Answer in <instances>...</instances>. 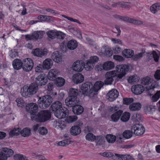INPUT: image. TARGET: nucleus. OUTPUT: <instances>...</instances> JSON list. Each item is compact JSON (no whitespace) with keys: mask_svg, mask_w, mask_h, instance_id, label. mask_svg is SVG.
Here are the masks:
<instances>
[{"mask_svg":"<svg viewBox=\"0 0 160 160\" xmlns=\"http://www.w3.org/2000/svg\"><path fill=\"white\" fill-rule=\"evenodd\" d=\"M16 101L17 103V105L18 107H22L24 106V101L21 98H17L16 100Z\"/></svg>","mask_w":160,"mask_h":160,"instance_id":"61","label":"nucleus"},{"mask_svg":"<svg viewBox=\"0 0 160 160\" xmlns=\"http://www.w3.org/2000/svg\"><path fill=\"white\" fill-rule=\"evenodd\" d=\"M31 119L32 120H35L38 122H44L51 118V113L48 110L41 111L37 115L31 116Z\"/></svg>","mask_w":160,"mask_h":160,"instance_id":"1","label":"nucleus"},{"mask_svg":"<svg viewBox=\"0 0 160 160\" xmlns=\"http://www.w3.org/2000/svg\"><path fill=\"white\" fill-rule=\"evenodd\" d=\"M20 134H21V129L19 128H14L9 132V135L11 137L13 136H18Z\"/></svg>","mask_w":160,"mask_h":160,"instance_id":"46","label":"nucleus"},{"mask_svg":"<svg viewBox=\"0 0 160 160\" xmlns=\"http://www.w3.org/2000/svg\"><path fill=\"white\" fill-rule=\"evenodd\" d=\"M160 9V3H156L152 5L150 7V11L153 13H155Z\"/></svg>","mask_w":160,"mask_h":160,"instance_id":"37","label":"nucleus"},{"mask_svg":"<svg viewBox=\"0 0 160 160\" xmlns=\"http://www.w3.org/2000/svg\"><path fill=\"white\" fill-rule=\"evenodd\" d=\"M122 55L126 58H130L133 57L134 52L133 50L130 49H126L122 52Z\"/></svg>","mask_w":160,"mask_h":160,"instance_id":"32","label":"nucleus"},{"mask_svg":"<svg viewBox=\"0 0 160 160\" xmlns=\"http://www.w3.org/2000/svg\"><path fill=\"white\" fill-rule=\"evenodd\" d=\"M2 152H3L7 158L12 156L13 153V151L10 148H2Z\"/></svg>","mask_w":160,"mask_h":160,"instance_id":"33","label":"nucleus"},{"mask_svg":"<svg viewBox=\"0 0 160 160\" xmlns=\"http://www.w3.org/2000/svg\"><path fill=\"white\" fill-rule=\"evenodd\" d=\"M132 132L136 135L139 136L143 134L145 131L143 126L139 124H136L133 125L132 128Z\"/></svg>","mask_w":160,"mask_h":160,"instance_id":"8","label":"nucleus"},{"mask_svg":"<svg viewBox=\"0 0 160 160\" xmlns=\"http://www.w3.org/2000/svg\"><path fill=\"white\" fill-rule=\"evenodd\" d=\"M89 60L94 66L95 64L97 63L99 60V58L97 56H93L90 57Z\"/></svg>","mask_w":160,"mask_h":160,"instance_id":"57","label":"nucleus"},{"mask_svg":"<svg viewBox=\"0 0 160 160\" xmlns=\"http://www.w3.org/2000/svg\"><path fill=\"white\" fill-rule=\"evenodd\" d=\"M130 114L128 112H125L122 114L121 116L120 119L123 122L128 121L130 118Z\"/></svg>","mask_w":160,"mask_h":160,"instance_id":"40","label":"nucleus"},{"mask_svg":"<svg viewBox=\"0 0 160 160\" xmlns=\"http://www.w3.org/2000/svg\"><path fill=\"white\" fill-rule=\"evenodd\" d=\"M104 85L103 82L101 81L96 82L93 86V89L96 91H98L100 90Z\"/></svg>","mask_w":160,"mask_h":160,"instance_id":"45","label":"nucleus"},{"mask_svg":"<svg viewBox=\"0 0 160 160\" xmlns=\"http://www.w3.org/2000/svg\"><path fill=\"white\" fill-rule=\"evenodd\" d=\"M53 64L52 60L47 58L44 60L43 62L42 66L43 69H49L51 68Z\"/></svg>","mask_w":160,"mask_h":160,"instance_id":"25","label":"nucleus"},{"mask_svg":"<svg viewBox=\"0 0 160 160\" xmlns=\"http://www.w3.org/2000/svg\"><path fill=\"white\" fill-rule=\"evenodd\" d=\"M31 134V130L30 129L26 128L21 130V135L24 137H28Z\"/></svg>","mask_w":160,"mask_h":160,"instance_id":"44","label":"nucleus"},{"mask_svg":"<svg viewBox=\"0 0 160 160\" xmlns=\"http://www.w3.org/2000/svg\"><path fill=\"white\" fill-rule=\"evenodd\" d=\"M141 105L139 103H133L129 106V108L131 111H136L140 110Z\"/></svg>","mask_w":160,"mask_h":160,"instance_id":"39","label":"nucleus"},{"mask_svg":"<svg viewBox=\"0 0 160 160\" xmlns=\"http://www.w3.org/2000/svg\"><path fill=\"white\" fill-rule=\"evenodd\" d=\"M81 129L78 126H72L70 129V133L72 135L76 136L79 135L81 132Z\"/></svg>","mask_w":160,"mask_h":160,"instance_id":"26","label":"nucleus"},{"mask_svg":"<svg viewBox=\"0 0 160 160\" xmlns=\"http://www.w3.org/2000/svg\"><path fill=\"white\" fill-rule=\"evenodd\" d=\"M65 37V34L61 32L58 31L56 38L59 39H63Z\"/></svg>","mask_w":160,"mask_h":160,"instance_id":"63","label":"nucleus"},{"mask_svg":"<svg viewBox=\"0 0 160 160\" xmlns=\"http://www.w3.org/2000/svg\"><path fill=\"white\" fill-rule=\"evenodd\" d=\"M145 50L142 51V52L136 54L134 55H133L132 57V59L134 61H137L139 59H141L143 57V54L145 53Z\"/></svg>","mask_w":160,"mask_h":160,"instance_id":"49","label":"nucleus"},{"mask_svg":"<svg viewBox=\"0 0 160 160\" xmlns=\"http://www.w3.org/2000/svg\"><path fill=\"white\" fill-rule=\"evenodd\" d=\"M38 18L42 21H48L50 20L51 17L46 15H40L38 17Z\"/></svg>","mask_w":160,"mask_h":160,"instance_id":"56","label":"nucleus"},{"mask_svg":"<svg viewBox=\"0 0 160 160\" xmlns=\"http://www.w3.org/2000/svg\"><path fill=\"white\" fill-rule=\"evenodd\" d=\"M79 100L77 98L71 96L68 97L65 100L66 105L68 107H72V108L77 104Z\"/></svg>","mask_w":160,"mask_h":160,"instance_id":"11","label":"nucleus"},{"mask_svg":"<svg viewBox=\"0 0 160 160\" xmlns=\"http://www.w3.org/2000/svg\"><path fill=\"white\" fill-rule=\"evenodd\" d=\"M123 111L121 110H118L114 112L111 116L112 120L114 122H117L119 119Z\"/></svg>","mask_w":160,"mask_h":160,"instance_id":"22","label":"nucleus"},{"mask_svg":"<svg viewBox=\"0 0 160 160\" xmlns=\"http://www.w3.org/2000/svg\"><path fill=\"white\" fill-rule=\"evenodd\" d=\"M60 72L57 69H52L48 72V78L50 80H55L56 77L60 75Z\"/></svg>","mask_w":160,"mask_h":160,"instance_id":"17","label":"nucleus"},{"mask_svg":"<svg viewBox=\"0 0 160 160\" xmlns=\"http://www.w3.org/2000/svg\"><path fill=\"white\" fill-rule=\"evenodd\" d=\"M152 81V79L148 77L143 78L141 81V83L145 86V88H147L149 86H150Z\"/></svg>","mask_w":160,"mask_h":160,"instance_id":"28","label":"nucleus"},{"mask_svg":"<svg viewBox=\"0 0 160 160\" xmlns=\"http://www.w3.org/2000/svg\"><path fill=\"white\" fill-rule=\"evenodd\" d=\"M114 67V63L111 61H108L103 64L104 70L108 71L113 69Z\"/></svg>","mask_w":160,"mask_h":160,"instance_id":"35","label":"nucleus"},{"mask_svg":"<svg viewBox=\"0 0 160 160\" xmlns=\"http://www.w3.org/2000/svg\"><path fill=\"white\" fill-rule=\"evenodd\" d=\"M72 80L73 82L76 83L78 84L82 82L84 80L83 76L80 73H77L73 75L72 77Z\"/></svg>","mask_w":160,"mask_h":160,"instance_id":"20","label":"nucleus"},{"mask_svg":"<svg viewBox=\"0 0 160 160\" xmlns=\"http://www.w3.org/2000/svg\"><path fill=\"white\" fill-rule=\"evenodd\" d=\"M13 157L15 160H26L25 158L22 154H15Z\"/></svg>","mask_w":160,"mask_h":160,"instance_id":"59","label":"nucleus"},{"mask_svg":"<svg viewBox=\"0 0 160 160\" xmlns=\"http://www.w3.org/2000/svg\"><path fill=\"white\" fill-rule=\"evenodd\" d=\"M83 108L80 105L76 104L73 107L72 110L74 114L79 115L82 114L83 111Z\"/></svg>","mask_w":160,"mask_h":160,"instance_id":"23","label":"nucleus"},{"mask_svg":"<svg viewBox=\"0 0 160 160\" xmlns=\"http://www.w3.org/2000/svg\"><path fill=\"white\" fill-rule=\"evenodd\" d=\"M155 88L152 84H151L150 86H149L148 87L146 88L147 91V95L151 97L154 93V88Z\"/></svg>","mask_w":160,"mask_h":160,"instance_id":"48","label":"nucleus"},{"mask_svg":"<svg viewBox=\"0 0 160 160\" xmlns=\"http://www.w3.org/2000/svg\"><path fill=\"white\" fill-rule=\"evenodd\" d=\"M160 97V91H158L154 95H152L151 97V101L152 102L157 101Z\"/></svg>","mask_w":160,"mask_h":160,"instance_id":"54","label":"nucleus"},{"mask_svg":"<svg viewBox=\"0 0 160 160\" xmlns=\"http://www.w3.org/2000/svg\"><path fill=\"white\" fill-rule=\"evenodd\" d=\"M133 101V99L132 98H123V103L124 104L129 105Z\"/></svg>","mask_w":160,"mask_h":160,"instance_id":"62","label":"nucleus"},{"mask_svg":"<svg viewBox=\"0 0 160 160\" xmlns=\"http://www.w3.org/2000/svg\"><path fill=\"white\" fill-rule=\"evenodd\" d=\"M118 95V92L115 89H113L110 91L107 94L108 97V99L110 102L113 101L117 98Z\"/></svg>","mask_w":160,"mask_h":160,"instance_id":"18","label":"nucleus"},{"mask_svg":"<svg viewBox=\"0 0 160 160\" xmlns=\"http://www.w3.org/2000/svg\"><path fill=\"white\" fill-rule=\"evenodd\" d=\"M55 79V83L58 86L62 87L65 84V80L62 77H58L56 78Z\"/></svg>","mask_w":160,"mask_h":160,"instance_id":"43","label":"nucleus"},{"mask_svg":"<svg viewBox=\"0 0 160 160\" xmlns=\"http://www.w3.org/2000/svg\"><path fill=\"white\" fill-rule=\"evenodd\" d=\"M47 82V79L45 78L44 74H41L35 79V82L38 86H42L45 85Z\"/></svg>","mask_w":160,"mask_h":160,"instance_id":"10","label":"nucleus"},{"mask_svg":"<svg viewBox=\"0 0 160 160\" xmlns=\"http://www.w3.org/2000/svg\"><path fill=\"white\" fill-rule=\"evenodd\" d=\"M73 69L76 71L80 72L83 69V62L78 60L74 62L72 65Z\"/></svg>","mask_w":160,"mask_h":160,"instance_id":"19","label":"nucleus"},{"mask_svg":"<svg viewBox=\"0 0 160 160\" xmlns=\"http://www.w3.org/2000/svg\"><path fill=\"white\" fill-rule=\"evenodd\" d=\"M113 58L118 62H122L124 60V58L122 56L118 55H113Z\"/></svg>","mask_w":160,"mask_h":160,"instance_id":"64","label":"nucleus"},{"mask_svg":"<svg viewBox=\"0 0 160 160\" xmlns=\"http://www.w3.org/2000/svg\"><path fill=\"white\" fill-rule=\"evenodd\" d=\"M77 119V117L76 115L69 116L66 118V121L68 123H70L75 121Z\"/></svg>","mask_w":160,"mask_h":160,"instance_id":"55","label":"nucleus"},{"mask_svg":"<svg viewBox=\"0 0 160 160\" xmlns=\"http://www.w3.org/2000/svg\"><path fill=\"white\" fill-rule=\"evenodd\" d=\"M128 80L129 83L133 84L138 82V78L136 75H134L129 77L128 79Z\"/></svg>","mask_w":160,"mask_h":160,"instance_id":"51","label":"nucleus"},{"mask_svg":"<svg viewBox=\"0 0 160 160\" xmlns=\"http://www.w3.org/2000/svg\"><path fill=\"white\" fill-rule=\"evenodd\" d=\"M117 73V77L119 78H122L129 70V67L126 65H119L116 68Z\"/></svg>","mask_w":160,"mask_h":160,"instance_id":"5","label":"nucleus"},{"mask_svg":"<svg viewBox=\"0 0 160 160\" xmlns=\"http://www.w3.org/2000/svg\"><path fill=\"white\" fill-rule=\"evenodd\" d=\"M94 66L92 64V63L89 61L88 60L85 61L84 64L83 63V68L86 70H92Z\"/></svg>","mask_w":160,"mask_h":160,"instance_id":"42","label":"nucleus"},{"mask_svg":"<svg viewBox=\"0 0 160 160\" xmlns=\"http://www.w3.org/2000/svg\"><path fill=\"white\" fill-rule=\"evenodd\" d=\"M148 58L151 59L153 58L154 61L156 62L158 61L159 57L155 51H153L152 52L148 53Z\"/></svg>","mask_w":160,"mask_h":160,"instance_id":"41","label":"nucleus"},{"mask_svg":"<svg viewBox=\"0 0 160 160\" xmlns=\"http://www.w3.org/2000/svg\"><path fill=\"white\" fill-rule=\"evenodd\" d=\"M51 58L55 62L58 63L62 61V55L59 52L56 51L52 54Z\"/></svg>","mask_w":160,"mask_h":160,"instance_id":"21","label":"nucleus"},{"mask_svg":"<svg viewBox=\"0 0 160 160\" xmlns=\"http://www.w3.org/2000/svg\"><path fill=\"white\" fill-rule=\"evenodd\" d=\"M68 112V111L67 108H64L55 111L54 115L57 118L59 119H61L66 117Z\"/></svg>","mask_w":160,"mask_h":160,"instance_id":"15","label":"nucleus"},{"mask_svg":"<svg viewBox=\"0 0 160 160\" xmlns=\"http://www.w3.org/2000/svg\"><path fill=\"white\" fill-rule=\"evenodd\" d=\"M38 86L34 82L31 84L29 87L24 86L21 90L22 96L26 97L36 94L38 90Z\"/></svg>","mask_w":160,"mask_h":160,"instance_id":"2","label":"nucleus"},{"mask_svg":"<svg viewBox=\"0 0 160 160\" xmlns=\"http://www.w3.org/2000/svg\"><path fill=\"white\" fill-rule=\"evenodd\" d=\"M44 33L43 31H36L32 35H26L25 38L27 39L28 40H31L33 39L37 40L41 39Z\"/></svg>","mask_w":160,"mask_h":160,"instance_id":"12","label":"nucleus"},{"mask_svg":"<svg viewBox=\"0 0 160 160\" xmlns=\"http://www.w3.org/2000/svg\"><path fill=\"white\" fill-rule=\"evenodd\" d=\"M21 60L19 59H15L12 62L13 68L16 69L18 70L22 68V64Z\"/></svg>","mask_w":160,"mask_h":160,"instance_id":"29","label":"nucleus"},{"mask_svg":"<svg viewBox=\"0 0 160 160\" xmlns=\"http://www.w3.org/2000/svg\"><path fill=\"white\" fill-rule=\"evenodd\" d=\"M115 155L118 157L119 160H123V158L125 160H135L134 158L129 155H121L115 154Z\"/></svg>","mask_w":160,"mask_h":160,"instance_id":"31","label":"nucleus"},{"mask_svg":"<svg viewBox=\"0 0 160 160\" xmlns=\"http://www.w3.org/2000/svg\"><path fill=\"white\" fill-rule=\"evenodd\" d=\"M95 140L96 143V145L98 146L103 145L104 144L105 142L104 138L100 136L97 137Z\"/></svg>","mask_w":160,"mask_h":160,"instance_id":"38","label":"nucleus"},{"mask_svg":"<svg viewBox=\"0 0 160 160\" xmlns=\"http://www.w3.org/2000/svg\"><path fill=\"white\" fill-rule=\"evenodd\" d=\"M78 93L79 91L78 89L73 88H71L69 91V96L77 98V96L78 95Z\"/></svg>","mask_w":160,"mask_h":160,"instance_id":"47","label":"nucleus"},{"mask_svg":"<svg viewBox=\"0 0 160 160\" xmlns=\"http://www.w3.org/2000/svg\"><path fill=\"white\" fill-rule=\"evenodd\" d=\"M132 91L133 93L136 95L140 94L144 90V87L142 85L137 84L132 86L131 88Z\"/></svg>","mask_w":160,"mask_h":160,"instance_id":"16","label":"nucleus"},{"mask_svg":"<svg viewBox=\"0 0 160 160\" xmlns=\"http://www.w3.org/2000/svg\"><path fill=\"white\" fill-rule=\"evenodd\" d=\"M97 91L93 89H90L88 93H87L86 95L88 96L90 98L92 99H95L97 97Z\"/></svg>","mask_w":160,"mask_h":160,"instance_id":"30","label":"nucleus"},{"mask_svg":"<svg viewBox=\"0 0 160 160\" xmlns=\"http://www.w3.org/2000/svg\"><path fill=\"white\" fill-rule=\"evenodd\" d=\"M52 101V98L49 95H47L39 97L38 102L40 108L45 109L50 105Z\"/></svg>","mask_w":160,"mask_h":160,"instance_id":"3","label":"nucleus"},{"mask_svg":"<svg viewBox=\"0 0 160 160\" xmlns=\"http://www.w3.org/2000/svg\"><path fill=\"white\" fill-rule=\"evenodd\" d=\"M113 17L118 20L132 23L137 25H140L143 24V22L141 20L134 19L127 16H122L118 15H113Z\"/></svg>","mask_w":160,"mask_h":160,"instance_id":"4","label":"nucleus"},{"mask_svg":"<svg viewBox=\"0 0 160 160\" xmlns=\"http://www.w3.org/2000/svg\"><path fill=\"white\" fill-rule=\"evenodd\" d=\"M86 138L89 141H92L95 140L96 137L92 133H89L86 135Z\"/></svg>","mask_w":160,"mask_h":160,"instance_id":"60","label":"nucleus"},{"mask_svg":"<svg viewBox=\"0 0 160 160\" xmlns=\"http://www.w3.org/2000/svg\"><path fill=\"white\" fill-rule=\"evenodd\" d=\"M117 73L115 71H112L107 72L105 74L106 79L104 80L106 85H111L113 81V78L117 77Z\"/></svg>","mask_w":160,"mask_h":160,"instance_id":"6","label":"nucleus"},{"mask_svg":"<svg viewBox=\"0 0 160 160\" xmlns=\"http://www.w3.org/2000/svg\"><path fill=\"white\" fill-rule=\"evenodd\" d=\"M132 132L130 130H125L123 133V137L126 139H129L132 136Z\"/></svg>","mask_w":160,"mask_h":160,"instance_id":"53","label":"nucleus"},{"mask_svg":"<svg viewBox=\"0 0 160 160\" xmlns=\"http://www.w3.org/2000/svg\"><path fill=\"white\" fill-rule=\"evenodd\" d=\"M93 87V86L91 82H87L82 85L81 89L82 94L86 95L90 89L92 88Z\"/></svg>","mask_w":160,"mask_h":160,"instance_id":"13","label":"nucleus"},{"mask_svg":"<svg viewBox=\"0 0 160 160\" xmlns=\"http://www.w3.org/2000/svg\"><path fill=\"white\" fill-rule=\"evenodd\" d=\"M48 52L46 49H40L36 48L32 51V54L36 56L42 57L47 55Z\"/></svg>","mask_w":160,"mask_h":160,"instance_id":"14","label":"nucleus"},{"mask_svg":"<svg viewBox=\"0 0 160 160\" xmlns=\"http://www.w3.org/2000/svg\"><path fill=\"white\" fill-rule=\"evenodd\" d=\"M100 52L102 55L107 57H109L112 54V51L110 48L106 47H103L101 49Z\"/></svg>","mask_w":160,"mask_h":160,"instance_id":"24","label":"nucleus"},{"mask_svg":"<svg viewBox=\"0 0 160 160\" xmlns=\"http://www.w3.org/2000/svg\"><path fill=\"white\" fill-rule=\"evenodd\" d=\"M39 133L42 135H45L48 133V130L47 128L43 127H40L38 130Z\"/></svg>","mask_w":160,"mask_h":160,"instance_id":"58","label":"nucleus"},{"mask_svg":"<svg viewBox=\"0 0 160 160\" xmlns=\"http://www.w3.org/2000/svg\"><path fill=\"white\" fill-rule=\"evenodd\" d=\"M57 33L58 31H57L52 30L48 32L47 34L49 38L52 39H53L56 38Z\"/></svg>","mask_w":160,"mask_h":160,"instance_id":"52","label":"nucleus"},{"mask_svg":"<svg viewBox=\"0 0 160 160\" xmlns=\"http://www.w3.org/2000/svg\"><path fill=\"white\" fill-rule=\"evenodd\" d=\"M78 44L76 41L71 40L68 41L67 43L68 48L70 50H74L77 47Z\"/></svg>","mask_w":160,"mask_h":160,"instance_id":"34","label":"nucleus"},{"mask_svg":"<svg viewBox=\"0 0 160 160\" xmlns=\"http://www.w3.org/2000/svg\"><path fill=\"white\" fill-rule=\"evenodd\" d=\"M106 139L109 143H113L115 141L116 137L114 135L109 134L106 136Z\"/></svg>","mask_w":160,"mask_h":160,"instance_id":"50","label":"nucleus"},{"mask_svg":"<svg viewBox=\"0 0 160 160\" xmlns=\"http://www.w3.org/2000/svg\"><path fill=\"white\" fill-rule=\"evenodd\" d=\"M47 86L48 93L49 94L52 95V97L54 98H55L56 96H57V93L56 92L53 91V85L52 83H48Z\"/></svg>","mask_w":160,"mask_h":160,"instance_id":"36","label":"nucleus"},{"mask_svg":"<svg viewBox=\"0 0 160 160\" xmlns=\"http://www.w3.org/2000/svg\"><path fill=\"white\" fill-rule=\"evenodd\" d=\"M23 70L26 72H29L32 70L33 66L32 60L30 58H27L22 61Z\"/></svg>","mask_w":160,"mask_h":160,"instance_id":"7","label":"nucleus"},{"mask_svg":"<svg viewBox=\"0 0 160 160\" xmlns=\"http://www.w3.org/2000/svg\"><path fill=\"white\" fill-rule=\"evenodd\" d=\"M53 111H56L62 109V103L59 101H56L53 103L51 106Z\"/></svg>","mask_w":160,"mask_h":160,"instance_id":"27","label":"nucleus"},{"mask_svg":"<svg viewBox=\"0 0 160 160\" xmlns=\"http://www.w3.org/2000/svg\"><path fill=\"white\" fill-rule=\"evenodd\" d=\"M38 108V105L36 103H33L28 104L26 107V111L31 113V116L34 115H36L35 113L37 112Z\"/></svg>","mask_w":160,"mask_h":160,"instance_id":"9","label":"nucleus"}]
</instances>
